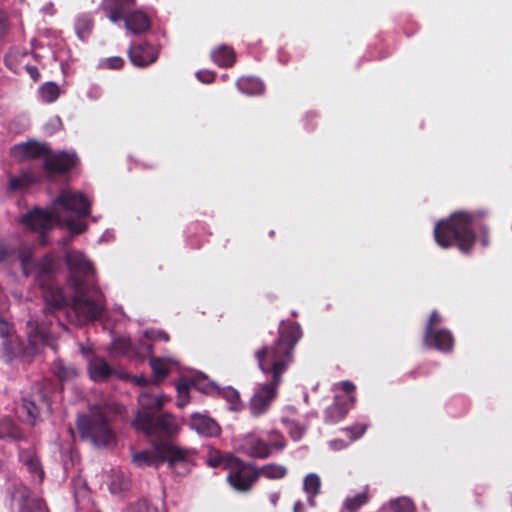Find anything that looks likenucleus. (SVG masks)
I'll list each match as a JSON object with an SVG mask.
<instances>
[{
    "mask_svg": "<svg viewBox=\"0 0 512 512\" xmlns=\"http://www.w3.org/2000/svg\"><path fill=\"white\" fill-rule=\"evenodd\" d=\"M435 322H428L424 335V344L428 348L437 349L443 352L450 351L453 347V337L448 330L437 329Z\"/></svg>",
    "mask_w": 512,
    "mask_h": 512,
    "instance_id": "2eb2a0df",
    "label": "nucleus"
},
{
    "mask_svg": "<svg viewBox=\"0 0 512 512\" xmlns=\"http://www.w3.org/2000/svg\"><path fill=\"white\" fill-rule=\"evenodd\" d=\"M136 7V0H102L100 9L109 20L117 23Z\"/></svg>",
    "mask_w": 512,
    "mask_h": 512,
    "instance_id": "a211bd4d",
    "label": "nucleus"
},
{
    "mask_svg": "<svg viewBox=\"0 0 512 512\" xmlns=\"http://www.w3.org/2000/svg\"><path fill=\"white\" fill-rule=\"evenodd\" d=\"M390 508L393 512H415L413 502L406 497L391 501Z\"/></svg>",
    "mask_w": 512,
    "mask_h": 512,
    "instance_id": "79ce46f5",
    "label": "nucleus"
},
{
    "mask_svg": "<svg viewBox=\"0 0 512 512\" xmlns=\"http://www.w3.org/2000/svg\"><path fill=\"white\" fill-rule=\"evenodd\" d=\"M88 371L90 378L95 382L106 381L114 374V369L100 357L89 362Z\"/></svg>",
    "mask_w": 512,
    "mask_h": 512,
    "instance_id": "5701e85b",
    "label": "nucleus"
},
{
    "mask_svg": "<svg viewBox=\"0 0 512 512\" xmlns=\"http://www.w3.org/2000/svg\"><path fill=\"white\" fill-rule=\"evenodd\" d=\"M489 212L484 209L473 212L458 211L446 219L439 220L434 227L435 242L444 249L456 246L463 254H470L476 242L474 227L479 231L483 247L490 243L489 228L482 222Z\"/></svg>",
    "mask_w": 512,
    "mask_h": 512,
    "instance_id": "7ed1b4c3",
    "label": "nucleus"
},
{
    "mask_svg": "<svg viewBox=\"0 0 512 512\" xmlns=\"http://www.w3.org/2000/svg\"><path fill=\"white\" fill-rule=\"evenodd\" d=\"M77 161V156L74 153L66 151L55 154L49 153L43 162V170L48 177L65 174L76 166Z\"/></svg>",
    "mask_w": 512,
    "mask_h": 512,
    "instance_id": "f8f14e48",
    "label": "nucleus"
},
{
    "mask_svg": "<svg viewBox=\"0 0 512 512\" xmlns=\"http://www.w3.org/2000/svg\"><path fill=\"white\" fill-rule=\"evenodd\" d=\"M123 20L126 29L136 35L148 31L151 26V22L147 14L140 10H130Z\"/></svg>",
    "mask_w": 512,
    "mask_h": 512,
    "instance_id": "412c9836",
    "label": "nucleus"
},
{
    "mask_svg": "<svg viewBox=\"0 0 512 512\" xmlns=\"http://www.w3.org/2000/svg\"><path fill=\"white\" fill-rule=\"evenodd\" d=\"M284 423L293 441L302 439L306 432V428L302 424L294 420H285Z\"/></svg>",
    "mask_w": 512,
    "mask_h": 512,
    "instance_id": "a19ab883",
    "label": "nucleus"
},
{
    "mask_svg": "<svg viewBox=\"0 0 512 512\" xmlns=\"http://www.w3.org/2000/svg\"><path fill=\"white\" fill-rule=\"evenodd\" d=\"M111 353L114 355L136 358L141 355L137 347L133 345L131 340L126 337H118L111 344Z\"/></svg>",
    "mask_w": 512,
    "mask_h": 512,
    "instance_id": "393cba45",
    "label": "nucleus"
},
{
    "mask_svg": "<svg viewBox=\"0 0 512 512\" xmlns=\"http://www.w3.org/2000/svg\"><path fill=\"white\" fill-rule=\"evenodd\" d=\"M56 219L52 210L35 208L24 215L23 223L33 231L44 233L53 227Z\"/></svg>",
    "mask_w": 512,
    "mask_h": 512,
    "instance_id": "4468645a",
    "label": "nucleus"
},
{
    "mask_svg": "<svg viewBox=\"0 0 512 512\" xmlns=\"http://www.w3.org/2000/svg\"><path fill=\"white\" fill-rule=\"evenodd\" d=\"M49 409L50 403L41 392L33 393L29 397H24L20 407V413L24 420L30 424H35L40 418L43 409Z\"/></svg>",
    "mask_w": 512,
    "mask_h": 512,
    "instance_id": "ddd939ff",
    "label": "nucleus"
},
{
    "mask_svg": "<svg viewBox=\"0 0 512 512\" xmlns=\"http://www.w3.org/2000/svg\"><path fill=\"white\" fill-rule=\"evenodd\" d=\"M128 56L134 66L147 67L156 62L159 52L153 45L143 42L131 45Z\"/></svg>",
    "mask_w": 512,
    "mask_h": 512,
    "instance_id": "dca6fc26",
    "label": "nucleus"
},
{
    "mask_svg": "<svg viewBox=\"0 0 512 512\" xmlns=\"http://www.w3.org/2000/svg\"><path fill=\"white\" fill-rule=\"evenodd\" d=\"M196 76L199 81L206 84L212 83L215 79V73L208 70L198 71Z\"/></svg>",
    "mask_w": 512,
    "mask_h": 512,
    "instance_id": "de8ad7c7",
    "label": "nucleus"
},
{
    "mask_svg": "<svg viewBox=\"0 0 512 512\" xmlns=\"http://www.w3.org/2000/svg\"><path fill=\"white\" fill-rule=\"evenodd\" d=\"M330 444H331V447L336 450H340L347 446V443H345L343 440H338V439L331 441Z\"/></svg>",
    "mask_w": 512,
    "mask_h": 512,
    "instance_id": "5fc2aeb1",
    "label": "nucleus"
},
{
    "mask_svg": "<svg viewBox=\"0 0 512 512\" xmlns=\"http://www.w3.org/2000/svg\"><path fill=\"white\" fill-rule=\"evenodd\" d=\"M157 338L158 339H161V340H164V341H168L169 340V336L167 333H165L164 331H160L158 332L157 334Z\"/></svg>",
    "mask_w": 512,
    "mask_h": 512,
    "instance_id": "13d9d810",
    "label": "nucleus"
},
{
    "mask_svg": "<svg viewBox=\"0 0 512 512\" xmlns=\"http://www.w3.org/2000/svg\"><path fill=\"white\" fill-rule=\"evenodd\" d=\"M190 427L204 437H217L221 433V428L214 419L200 413L191 416Z\"/></svg>",
    "mask_w": 512,
    "mask_h": 512,
    "instance_id": "6ab92c4d",
    "label": "nucleus"
},
{
    "mask_svg": "<svg viewBox=\"0 0 512 512\" xmlns=\"http://www.w3.org/2000/svg\"><path fill=\"white\" fill-rule=\"evenodd\" d=\"M191 384L193 388L207 395H216L219 392V387L205 375L197 376L191 380Z\"/></svg>",
    "mask_w": 512,
    "mask_h": 512,
    "instance_id": "473e14b6",
    "label": "nucleus"
},
{
    "mask_svg": "<svg viewBox=\"0 0 512 512\" xmlns=\"http://www.w3.org/2000/svg\"><path fill=\"white\" fill-rule=\"evenodd\" d=\"M39 176L31 169L22 170L18 176L10 178L8 191L17 192L38 182Z\"/></svg>",
    "mask_w": 512,
    "mask_h": 512,
    "instance_id": "b1692460",
    "label": "nucleus"
},
{
    "mask_svg": "<svg viewBox=\"0 0 512 512\" xmlns=\"http://www.w3.org/2000/svg\"><path fill=\"white\" fill-rule=\"evenodd\" d=\"M428 320H440V315L437 311H432L431 314L429 315V318Z\"/></svg>",
    "mask_w": 512,
    "mask_h": 512,
    "instance_id": "bf43d9fd",
    "label": "nucleus"
},
{
    "mask_svg": "<svg viewBox=\"0 0 512 512\" xmlns=\"http://www.w3.org/2000/svg\"><path fill=\"white\" fill-rule=\"evenodd\" d=\"M77 428L81 438L90 440L96 446L108 447L115 443V434L101 411L80 416Z\"/></svg>",
    "mask_w": 512,
    "mask_h": 512,
    "instance_id": "6e6552de",
    "label": "nucleus"
},
{
    "mask_svg": "<svg viewBox=\"0 0 512 512\" xmlns=\"http://www.w3.org/2000/svg\"><path fill=\"white\" fill-rule=\"evenodd\" d=\"M168 401L170 397L165 394L155 395L150 391H143L138 396L140 409L137 412H146L150 415L158 413Z\"/></svg>",
    "mask_w": 512,
    "mask_h": 512,
    "instance_id": "aec40b11",
    "label": "nucleus"
},
{
    "mask_svg": "<svg viewBox=\"0 0 512 512\" xmlns=\"http://www.w3.org/2000/svg\"><path fill=\"white\" fill-rule=\"evenodd\" d=\"M23 69L29 74V76L33 79V81H38L40 79V72L36 66L25 64L23 65Z\"/></svg>",
    "mask_w": 512,
    "mask_h": 512,
    "instance_id": "3c124183",
    "label": "nucleus"
},
{
    "mask_svg": "<svg viewBox=\"0 0 512 512\" xmlns=\"http://www.w3.org/2000/svg\"><path fill=\"white\" fill-rule=\"evenodd\" d=\"M303 489L308 496V503L311 507L316 506L315 497L321 492V479L316 473H309L303 480Z\"/></svg>",
    "mask_w": 512,
    "mask_h": 512,
    "instance_id": "a878e982",
    "label": "nucleus"
},
{
    "mask_svg": "<svg viewBox=\"0 0 512 512\" xmlns=\"http://www.w3.org/2000/svg\"><path fill=\"white\" fill-rule=\"evenodd\" d=\"M14 150L16 154L21 155L23 159L46 158L50 153V148L46 144L36 141H29L16 145Z\"/></svg>",
    "mask_w": 512,
    "mask_h": 512,
    "instance_id": "4be33fe9",
    "label": "nucleus"
},
{
    "mask_svg": "<svg viewBox=\"0 0 512 512\" xmlns=\"http://www.w3.org/2000/svg\"><path fill=\"white\" fill-rule=\"evenodd\" d=\"M354 403V396H336L334 402L324 411V422L333 425L342 421Z\"/></svg>",
    "mask_w": 512,
    "mask_h": 512,
    "instance_id": "f3484780",
    "label": "nucleus"
},
{
    "mask_svg": "<svg viewBox=\"0 0 512 512\" xmlns=\"http://www.w3.org/2000/svg\"><path fill=\"white\" fill-rule=\"evenodd\" d=\"M237 89L247 95H261L265 91V85L257 78L242 77L236 82Z\"/></svg>",
    "mask_w": 512,
    "mask_h": 512,
    "instance_id": "bb28decb",
    "label": "nucleus"
},
{
    "mask_svg": "<svg viewBox=\"0 0 512 512\" xmlns=\"http://www.w3.org/2000/svg\"><path fill=\"white\" fill-rule=\"evenodd\" d=\"M191 380L187 378H180L176 384L177 390V406L183 408L189 402V391L192 388Z\"/></svg>",
    "mask_w": 512,
    "mask_h": 512,
    "instance_id": "c9c22d12",
    "label": "nucleus"
},
{
    "mask_svg": "<svg viewBox=\"0 0 512 512\" xmlns=\"http://www.w3.org/2000/svg\"><path fill=\"white\" fill-rule=\"evenodd\" d=\"M269 441L256 434L249 433L238 439V451L253 459H267L274 452H281L286 447L284 435L278 430H271L267 434Z\"/></svg>",
    "mask_w": 512,
    "mask_h": 512,
    "instance_id": "0eeeda50",
    "label": "nucleus"
},
{
    "mask_svg": "<svg viewBox=\"0 0 512 512\" xmlns=\"http://www.w3.org/2000/svg\"><path fill=\"white\" fill-rule=\"evenodd\" d=\"M293 512H304V505L301 501H296L294 503Z\"/></svg>",
    "mask_w": 512,
    "mask_h": 512,
    "instance_id": "4d7b16f0",
    "label": "nucleus"
},
{
    "mask_svg": "<svg viewBox=\"0 0 512 512\" xmlns=\"http://www.w3.org/2000/svg\"><path fill=\"white\" fill-rule=\"evenodd\" d=\"M64 260L69 270L67 285L74 292L66 308L68 313L73 312L78 319L98 320L104 309V295L93 263L80 251L67 252Z\"/></svg>",
    "mask_w": 512,
    "mask_h": 512,
    "instance_id": "f03ea898",
    "label": "nucleus"
},
{
    "mask_svg": "<svg viewBox=\"0 0 512 512\" xmlns=\"http://www.w3.org/2000/svg\"><path fill=\"white\" fill-rule=\"evenodd\" d=\"M13 254V250L10 249L7 245L4 243H0V262L8 259Z\"/></svg>",
    "mask_w": 512,
    "mask_h": 512,
    "instance_id": "603ef678",
    "label": "nucleus"
},
{
    "mask_svg": "<svg viewBox=\"0 0 512 512\" xmlns=\"http://www.w3.org/2000/svg\"><path fill=\"white\" fill-rule=\"evenodd\" d=\"M0 427H1V429L4 428V427H7V429H8L7 436H9V437H11V438H13L15 440H20L23 437V435H22L21 431L19 430V428L17 426H15L10 421L3 422Z\"/></svg>",
    "mask_w": 512,
    "mask_h": 512,
    "instance_id": "49530a36",
    "label": "nucleus"
},
{
    "mask_svg": "<svg viewBox=\"0 0 512 512\" xmlns=\"http://www.w3.org/2000/svg\"><path fill=\"white\" fill-rule=\"evenodd\" d=\"M212 60L219 67H231L236 61V55L232 47L221 45L212 52Z\"/></svg>",
    "mask_w": 512,
    "mask_h": 512,
    "instance_id": "cd10ccee",
    "label": "nucleus"
},
{
    "mask_svg": "<svg viewBox=\"0 0 512 512\" xmlns=\"http://www.w3.org/2000/svg\"><path fill=\"white\" fill-rule=\"evenodd\" d=\"M217 395H220L222 398H224L229 403V409L232 411H239L242 408V402L240 399L239 392L232 388V387H226L223 389L219 388V392H217Z\"/></svg>",
    "mask_w": 512,
    "mask_h": 512,
    "instance_id": "72a5a7b5",
    "label": "nucleus"
},
{
    "mask_svg": "<svg viewBox=\"0 0 512 512\" xmlns=\"http://www.w3.org/2000/svg\"><path fill=\"white\" fill-rule=\"evenodd\" d=\"M369 500L368 488L365 491L353 496L348 497L344 502V507L350 512L357 511L361 506L365 505Z\"/></svg>",
    "mask_w": 512,
    "mask_h": 512,
    "instance_id": "ea45409f",
    "label": "nucleus"
},
{
    "mask_svg": "<svg viewBox=\"0 0 512 512\" xmlns=\"http://www.w3.org/2000/svg\"><path fill=\"white\" fill-rule=\"evenodd\" d=\"M54 204L74 212L78 217H86L90 214L91 203L80 192L62 191L54 200Z\"/></svg>",
    "mask_w": 512,
    "mask_h": 512,
    "instance_id": "9b49d317",
    "label": "nucleus"
},
{
    "mask_svg": "<svg viewBox=\"0 0 512 512\" xmlns=\"http://www.w3.org/2000/svg\"><path fill=\"white\" fill-rule=\"evenodd\" d=\"M154 450L160 461L166 462L176 475L188 474L194 465L195 451L193 449L182 448L170 441H159L154 443Z\"/></svg>",
    "mask_w": 512,
    "mask_h": 512,
    "instance_id": "1a4fd4ad",
    "label": "nucleus"
},
{
    "mask_svg": "<svg viewBox=\"0 0 512 512\" xmlns=\"http://www.w3.org/2000/svg\"><path fill=\"white\" fill-rule=\"evenodd\" d=\"M366 431V426L356 425L353 427L345 428L344 432L349 437L350 441L359 439Z\"/></svg>",
    "mask_w": 512,
    "mask_h": 512,
    "instance_id": "a18cd8bd",
    "label": "nucleus"
},
{
    "mask_svg": "<svg viewBox=\"0 0 512 512\" xmlns=\"http://www.w3.org/2000/svg\"><path fill=\"white\" fill-rule=\"evenodd\" d=\"M54 374L58 377L59 380L65 381L76 376V370L73 367H67L62 363H58L54 367Z\"/></svg>",
    "mask_w": 512,
    "mask_h": 512,
    "instance_id": "37998d69",
    "label": "nucleus"
},
{
    "mask_svg": "<svg viewBox=\"0 0 512 512\" xmlns=\"http://www.w3.org/2000/svg\"><path fill=\"white\" fill-rule=\"evenodd\" d=\"M302 336L303 330L298 322H280L276 340L255 352L258 367L268 382L261 384L250 399L249 409L253 417H260L269 410L284 373L294 362L295 347Z\"/></svg>",
    "mask_w": 512,
    "mask_h": 512,
    "instance_id": "f257e3e1",
    "label": "nucleus"
},
{
    "mask_svg": "<svg viewBox=\"0 0 512 512\" xmlns=\"http://www.w3.org/2000/svg\"><path fill=\"white\" fill-rule=\"evenodd\" d=\"M341 388L346 396H352L351 394L355 389V385L350 381H343L341 383Z\"/></svg>",
    "mask_w": 512,
    "mask_h": 512,
    "instance_id": "864d4df0",
    "label": "nucleus"
},
{
    "mask_svg": "<svg viewBox=\"0 0 512 512\" xmlns=\"http://www.w3.org/2000/svg\"><path fill=\"white\" fill-rule=\"evenodd\" d=\"M105 63L109 69H121L124 65V60L121 57L114 56L106 59Z\"/></svg>",
    "mask_w": 512,
    "mask_h": 512,
    "instance_id": "09e8293b",
    "label": "nucleus"
},
{
    "mask_svg": "<svg viewBox=\"0 0 512 512\" xmlns=\"http://www.w3.org/2000/svg\"><path fill=\"white\" fill-rule=\"evenodd\" d=\"M257 480L258 473L254 464L245 462L239 457L232 459V463L228 464L227 481L234 490L249 492Z\"/></svg>",
    "mask_w": 512,
    "mask_h": 512,
    "instance_id": "9d476101",
    "label": "nucleus"
},
{
    "mask_svg": "<svg viewBox=\"0 0 512 512\" xmlns=\"http://www.w3.org/2000/svg\"><path fill=\"white\" fill-rule=\"evenodd\" d=\"M39 93L44 102L53 103L58 99L60 89L56 83L46 82L40 87Z\"/></svg>",
    "mask_w": 512,
    "mask_h": 512,
    "instance_id": "58836bf2",
    "label": "nucleus"
},
{
    "mask_svg": "<svg viewBox=\"0 0 512 512\" xmlns=\"http://www.w3.org/2000/svg\"><path fill=\"white\" fill-rule=\"evenodd\" d=\"M149 364L153 372L155 384H159L168 376L169 368L164 359L159 357H151Z\"/></svg>",
    "mask_w": 512,
    "mask_h": 512,
    "instance_id": "2f4dec72",
    "label": "nucleus"
},
{
    "mask_svg": "<svg viewBox=\"0 0 512 512\" xmlns=\"http://www.w3.org/2000/svg\"><path fill=\"white\" fill-rule=\"evenodd\" d=\"M56 270V262L51 254H46L37 264V279L43 289L46 316H57V312L69 305V299L62 288L52 282V274Z\"/></svg>",
    "mask_w": 512,
    "mask_h": 512,
    "instance_id": "39448f33",
    "label": "nucleus"
},
{
    "mask_svg": "<svg viewBox=\"0 0 512 512\" xmlns=\"http://www.w3.org/2000/svg\"><path fill=\"white\" fill-rule=\"evenodd\" d=\"M51 322H26L28 344H24L15 334L12 322H0V337L3 342V357L6 362L16 357H32L41 347L54 348V335L50 331Z\"/></svg>",
    "mask_w": 512,
    "mask_h": 512,
    "instance_id": "20e7f679",
    "label": "nucleus"
},
{
    "mask_svg": "<svg viewBox=\"0 0 512 512\" xmlns=\"http://www.w3.org/2000/svg\"><path fill=\"white\" fill-rule=\"evenodd\" d=\"M158 460L160 459L156 451L153 453L151 451L144 450L136 452L132 456L133 463L139 467L156 465Z\"/></svg>",
    "mask_w": 512,
    "mask_h": 512,
    "instance_id": "e433bc0d",
    "label": "nucleus"
},
{
    "mask_svg": "<svg viewBox=\"0 0 512 512\" xmlns=\"http://www.w3.org/2000/svg\"><path fill=\"white\" fill-rule=\"evenodd\" d=\"M93 26V17L88 13L79 14L75 20V31L81 40H85L89 37Z\"/></svg>",
    "mask_w": 512,
    "mask_h": 512,
    "instance_id": "c85d7f7f",
    "label": "nucleus"
},
{
    "mask_svg": "<svg viewBox=\"0 0 512 512\" xmlns=\"http://www.w3.org/2000/svg\"><path fill=\"white\" fill-rule=\"evenodd\" d=\"M8 32V19L6 14L0 10V40L5 37Z\"/></svg>",
    "mask_w": 512,
    "mask_h": 512,
    "instance_id": "8fccbe9b",
    "label": "nucleus"
},
{
    "mask_svg": "<svg viewBox=\"0 0 512 512\" xmlns=\"http://www.w3.org/2000/svg\"><path fill=\"white\" fill-rule=\"evenodd\" d=\"M132 426L139 432L153 438V444L159 441H167L179 432V426L175 416L171 413L137 412Z\"/></svg>",
    "mask_w": 512,
    "mask_h": 512,
    "instance_id": "423d86ee",
    "label": "nucleus"
},
{
    "mask_svg": "<svg viewBox=\"0 0 512 512\" xmlns=\"http://www.w3.org/2000/svg\"><path fill=\"white\" fill-rule=\"evenodd\" d=\"M131 487V481L123 473H116L109 484V490L113 494L126 492Z\"/></svg>",
    "mask_w": 512,
    "mask_h": 512,
    "instance_id": "4c0bfd02",
    "label": "nucleus"
},
{
    "mask_svg": "<svg viewBox=\"0 0 512 512\" xmlns=\"http://www.w3.org/2000/svg\"><path fill=\"white\" fill-rule=\"evenodd\" d=\"M66 226L72 234H81L87 228V225L84 222L73 218L66 220Z\"/></svg>",
    "mask_w": 512,
    "mask_h": 512,
    "instance_id": "c03bdc74",
    "label": "nucleus"
},
{
    "mask_svg": "<svg viewBox=\"0 0 512 512\" xmlns=\"http://www.w3.org/2000/svg\"><path fill=\"white\" fill-rule=\"evenodd\" d=\"M28 261H29V258L27 256L22 257L21 263H22L23 269H25L26 266L28 265Z\"/></svg>",
    "mask_w": 512,
    "mask_h": 512,
    "instance_id": "052dcab7",
    "label": "nucleus"
},
{
    "mask_svg": "<svg viewBox=\"0 0 512 512\" xmlns=\"http://www.w3.org/2000/svg\"><path fill=\"white\" fill-rule=\"evenodd\" d=\"M27 56L26 52H21L17 49L10 50L4 58V63L6 67L14 72L15 74H20L23 69L22 59Z\"/></svg>",
    "mask_w": 512,
    "mask_h": 512,
    "instance_id": "7c9ffc66",
    "label": "nucleus"
},
{
    "mask_svg": "<svg viewBox=\"0 0 512 512\" xmlns=\"http://www.w3.org/2000/svg\"><path fill=\"white\" fill-rule=\"evenodd\" d=\"M137 382H138V384L144 385V384H146V383H147V380H146L145 378H143V377H142V378L138 379V381H137Z\"/></svg>",
    "mask_w": 512,
    "mask_h": 512,
    "instance_id": "680f3d73",
    "label": "nucleus"
},
{
    "mask_svg": "<svg viewBox=\"0 0 512 512\" xmlns=\"http://www.w3.org/2000/svg\"><path fill=\"white\" fill-rule=\"evenodd\" d=\"M232 459H236V456L233 454H222L220 452H215L209 455L207 458L208 466L212 468H222L228 470V464L232 463Z\"/></svg>",
    "mask_w": 512,
    "mask_h": 512,
    "instance_id": "f704fd0d",
    "label": "nucleus"
},
{
    "mask_svg": "<svg viewBox=\"0 0 512 512\" xmlns=\"http://www.w3.org/2000/svg\"><path fill=\"white\" fill-rule=\"evenodd\" d=\"M258 478L264 476L267 479L276 480L282 479L287 475V468L281 464L269 463L261 468L256 467Z\"/></svg>",
    "mask_w": 512,
    "mask_h": 512,
    "instance_id": "c756f323",
    "label": "nucleus"
},
{
    "mask_svg": "<svg viewBox=\"0 0 512 512\" xmlns=\"http://www.w3.org/2000/svg\"><path fill=\"white\" fill-rule=\"evenodd\" d=\"M137 512H155V509L149 507L145 502L137 505Z\"/></svg>",
    "mask_w": 512,
    "mask_h": 512,
    "instance_id": "6e6d98bb",
    "label": "nucleus"
}]
</instances>
